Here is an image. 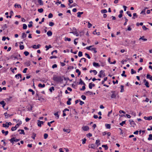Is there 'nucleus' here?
Segmentation results:
<instances>
[{"mask_svg":"<svg viewBox=\"0 0 152 152\" xmlns=\"http://www.w3.org/2000/svg\"><path fill=\"white\" fill-rule=\"evenodd\" d=\"M145 85L147 87H149V83L148 81H146V82H145Z\"/></svg>","mask_w":152,"mask_h":152,"instance_id":"nucleus-42","label":"nucleus"},{"mask_svg":"<svg viewBox=\"0 0 152 152\" xmlns=\"http://www.w3.org/2000/svg\"><path fill=\"white\" fill-rule=\"evenodd\" d=\"M25 65L26 66H28L30 65V63L29 61H27L25 63Z\"/></svg>","mask_w":152,"mask_h":152,"instance_id":"nucleus-26","label":"nucleus"},{"mask_svg":"<svg viewBox=\"0 0 152 152\" xmlns=\"http://www.w3.org/2000/svg\"><path fill=\"white\" fill-rule=\"evenodd\" d=\"M53 80L54 81L58 82H61L63 81V79L61 77H54Z\"/></svg>","mask_w":152,"mask_h":152,"instance_id":"nucleus-1","label":"nucleus"},{"mask_svg":"<svg viewBox=\"0 0 152 152\" xmlns=\"http://www.w3.org/2000/svg\"><path fill=\"white\" fill-rule=\"evenodd\" d=\"M45 48H46V50H48L49 48H52V46L50 45H46L45 46Z\"/></svg>","mask_w":152,"mask_h":152,"instance_id":"nucleus-30","label":"nucleus"},{"mask_svg":"<svg viewBox=\"0 0 152 152\" xmlns=\"http://www.w3.org/2000/svg\"><path fill=\"white\" fill-rule=\"evenodd\" d=\"M144 118L146 120H150L151 119H152V117L151 116H150L149 117H146L145 116L144 117Z\"/></svg>","mask_w":152,"mask_h":152,"instance_id":"nucleus-12","label":"nucleus"},{"mask_svg":"<svg viewBox=\"0 0 152 152\" xmlns=\"http://www.w3.org/2000/svg\"><path fill=\"white\" fill-rule=\"evenodd\" d=\"M48 136V135L46 133H45L44 134V138L45 139H47Z\"/></svg>","mask_w":152,"mask_h":152,"instance_id":"nucleus-64","label":"nucleus"},{"mask_svg":"<svg viewBox=\"0 0 152 152\" xmlns=\"http://www.w3.org/2000/svg\"><path fill=\"white\" fill-rule=\"evenodd\" d=\"M144 36H142V37H140L139 39V40L142 39L144 41H146L147 40V39L146 38H144Z\"/></svg>","mask_w":152,"mask_h":152,"instance_id":"nucleus-20","label":"nucleus"},{"mask_svg":"<svg viewBox=\"0 0 152 152\" xmlns=\"http://www.w3.org/2000/svg\"><path fill=\"white\" fill-rule=\"evenodd\" d=\"M14 7L15 8H16L17 7L18 8H21V5L20 4H16L14 5Z\"/></svg>","mask_w":152,"mask_h":152,"instance_id":"nucleus-32","label":"nucleus"},{"mask_svg":"<svg viewBox=\"0 0 152 152\" xmlns=\"http://www.w3.org/2000/svg\"><path fill=\"white\" fill-rule=\"evenodd\" d=\"M0 104L2 105L3 107H4L6 105V103H5V102L4 101H2L0 102Z\"/></svg>","mask_w":152,"mask_h":152,"instance_id":"nucleus-23","label":"nucleus"},{"mask_svg":"<svg viewBox=\"0 0 152 152\" xmlns=\"http://www.w3.org/2000/svg\"><path fill=\"white\" fill-rule=\"evenodd\" d=\"M88 147L89 148H91L92 149H95L96 148H97V146L96 147L95 145L94 144H92L91 145H88Z\"/></svg>","mask_w":152,"mask_h":152,"instance_id":"nucleus-8","label":"nucleus"},{"mask_svg":"<svg viewBox=\"0 0 152 152\" xmlns=\"http://www.w3.org/2000/svg\"><path fill=\"white\" fill-rule=\"evenodd\" d=\"M138 17L137 15V13H134L133 14V17L132 18L133 19H135V18H137Z\"/></svg>","mask_w":152,"mask_h":152,"instance_id":"nucleus-27","label":"nucleus"},{"mask_svg":"<svg viewBox=\"0 0 152 152\" xmlns=\"http://www.w3.org/2000/svg\"><path fill=\"white\" fill-rule=\"evenodd\" d=\"M79 84H80L81 85L83 84L84 85H85V83L84 82H83L82 81L81 79H80V82L79 83Z\"/></svg>","mask_w":152,"mask_h":152,"instance_id":"nucleus-29","label":"nucleus"},{"mask_svg":"<svg viewBox=\"0 0 152 152\" xmlns=\"http://www.w3.org/2000/svg\"><path fill=\"white\" fill-rule=\"evenodd\" d=\"M32 23H33V22L31 21L29 22L30 24L28 25V27L29 28H31V27L32 26Z\"/></svg>","mask_w":152,"mask_h":152,"instance_id":"nucleus-52","label":"nucleus"},{"mask_svg":"<svg viewBox=\"0 0 152 152\" xmlns=\"http://www.w3.org/2000/svg\"><path fill=\"white\" fill-rule=\"evenodd\" d=\"M111 92L112 94H111V97L112 99H116L117 97L118 98L119 97V95L115 93V91H112Z\"/></svg>","mask_w":152,"mask_h":152,"instance_id":"nucleus-2","label":"nucleus"},{"mask_svg":"<svg viewBox=\"0 0 152 152\" xmlns=\"http://www.w3.org/2000/svg\"><path fill=\"white\" fill-rule=\"evenodd\" d=\"M7 28V26L6 24H4L3 27H2V28H3V30H5L6 28Z\"/></svg>","mask_w":152,"mask_h":152,"instance_id":"nucleus-41","label":"nucleus"},{"mask_svg":"<svg viewBox=\"0 0 152 152\" xmlns=\"http://www.w3.org/2000/svg\"><path fill=\"white\" fill-rule=\"evenodd\" d=\"M28 91L31 92H32V95H34L35 94L34 91L32 89H29L28 90Z\"/></svg>","mask_w":152,"mask_h":152,"instance_id":"nucleus-38","label":"nucleus"},{"mask_svg":"<svg viewBox=\"0 0 152 152\" xmlns=\"http://www.w3.org/2000/svg\"><path fill=\"white\" fill-rule=\"evenodd\" d=\"M24 54L25 55V56H27L29 55V53L28 51H25L24 52Z\"/></svg>","mask_w":152,"mask_h":152,"instance_id":"nucleus-56","label":"nucleus"},{"mask_svg":"<svg viewBox=\"0 0 152 152\" xmlns=\"http://www.w3.org/2000/svg\"><path fill=\"white\" fill-rule=\"evenodd\" d=\"M83 55L82 52L81 51H79L78 53V56L79 57H81Z\"/></svg>","mask_w":152,"mask_h":152,"instance_id":"nucleus-55","label":"nucleus"},{"mask_svg":"<svg viewBox=\"0 0 152 152\" xmlns=\"http://www.w3.org/2000/svg\"><path fill=\"white\" fill-rule=\"evenodd\" d=\"M148 140H152V134H150L149 135V137L148 139Z\"/></svg>","mask_w":152,"mask_h":152,"instance_id":"nucleus-34","label":"nucleus"},{"mask_svg":"<svg viewBox=\"0 0 152 152\" xmlns=\"http://www.w3.org/2000/svg\"><path fill=\"white\" fill-rule=\"evenodd\" d=\"M70 33H72L75 35H76V36H78L79 34L77 32L76 29H75V31H73L72 32H70Z\"/></svg>","mask_w":152,"mask_h":152,"instance_id":"nucleus-3","label":"nucleus"},{"mask_svg":"<svg viewBox=\"0 0 152 152\" xmlns=\"http://www.w3.org/2000/svg\"><path fill=\"white\" fill-rule=\"evenodd\" d=\"M4 115L5 118H7L9 117H10L12 115V114H11V115L8 114L7 112H6V113H4Z\"/></svg>","mask_w":152,"mask_h":152,"instance_id":"nucleus-14","label":"nucleus"},{"mask_svg":"<svg viewBox=\"0 0 152 152\" xmlns=\"http://www.w3.org/2000/svg\"><path fill=\"white\" fill-rule=\"evenodd\" d=\"M48 18H51L53 17V15L52 13H50L48 15Z\"/></svg>","mask_w":152,"mask_h":152,"instance_id":"nucleus-57","label":"nucleus"},{"mask_svg":"<svg viewBox=\"0 0 152 152\" xmlns=\"http://www.w3.org/2000/svg\"><path fill=\"white\" fill-rule=\"evenodd\" d=\"M52 90H54V88L53 87H51L50 88H49V90L50 91V92H52Z\"/></svg>","mask_w":152,"mask_h":152,"instance_id":"nucleus-59","label":"nucleus"},{"mask_svg":"<svg viewBox=\"0 0 152 152\" xmlns=\"http://www.w3.org/2000/svg\"><path fill=\"white\" fill-rule=\"evenodd\" d=\"M14 137H13L11 139H10V142L12 143V144H13L14 143Z\"/></svg>","mask_w":152,"mask_h":152,"instance_id":"nucleus-54","label":"nucleus"},{"mask_svg":"<svg viewBox=\"0 0 152 152\" xmlns=\"http://www.w3.org/2000/svg\"><path fill=\"white\" fill-rule=\"evenodd\" d=\"M91 50L92 51H94V53H96L97 52V51L96 50V48H91Z\"/></svg>","mask_w":152,"mask_h":152,"instance_id":"nucleus-31","label":"nucleus"},{"mask_svg":"<svg viewBox=\"0 0 152 152\" xmlns=\"http://www.w3.org/2000/svg\"><path fill=\"white\" fill-rule=\"evenodd\" d=\"M45 122L40 121L39 120H38L37 125L39 127L41 126V124H43Z\"/></svg>","mask_w":152,"mask_h":152,"instance_id":"nucleus-5","label":"nucleus"},{"mask_svg":"<svg viewBox=\"0 0 152 152\" xmlns=\"http://www.w3.org/2000/svg\"><path fill=\"white\" fill-rule=\"evenodd\" d=\"M27 36V34H26L25 33H22V38L23 39V40H25V38Z\"/></svg>","mask_w":152,"mask_h":152,"instance_id":"nucleus-10","label":"nucleus"},{"mask_svg":"<svg viewBox=\"0 0 152 152\" xmlns=\"http://www.w3.org/2000/svg\"><path fill=\"white\" fill-rule=\"evenodd\" d=\"M105 126L107 129H110L111 127L110 124H105Z\"/></svg>","mask_w":152,"mask_h":152,"instance_id":"nucleus-25","label":"nucleus"},{"mask_svg":"<svg viewBox=\"0 0 152 152\" xmlns=\"http://www.w3.org/2000/svg\"><path fill=\"white\" fill-rule=\"evenodd\" d=\"M95 86V85L92 83H90L89 84V88L90 89H92V87H94Z\"/></svg>","mask_w":152,"mask_h":152,"instance_id":"nucleus-11","label":"nucleus"},{"mask_svg":"<svg viewBox=\"0 0 152 152\" xmlns=\"http://www.w3.org/2000/svg\"><path fill=\"white\" fill-rule=\"evenodd\" d=\"M36 96L37 98H38V99L39 100H41V99H44L42 97H40V96H39V95L37 93L36 94Z\"/></svg>","mask_w":152,"mask_h":152,"instance_id":"nucleus-13","label":"nucleus"},{"mask_svg":"<svg viewBox=\"0 0 152 152\" xmlns=\"http://www.w3.org/2000/svg\"><path fill=\"white\" fill-rule=\"evenodd\" d=\"M101 12L102 13H105L107 12V11L106 9L102 10H101Z\"/></svg>","mask_w":152,"mask_h":152,"instance_id":"nucleus-51","label":"nucleus"},{"mask_svg":"<svg viewBox=\"0 0 152 152\" xmlns=\"http://www.w3.org/2000/svg\"><path fill=\"white\" fill-rule=\"evenodd\" d=\"M54 115L56 116L57 119H58L59 118V116L58 115V112H57L54 114Z\"/></svg>","mask_w":152,"mask_h":152,"instance_id":"nucleus-44","label":"nucleus"},{"mask_svg":"<svg viewBox=\"0 0 152 152\" xmlns=\"http://www.w3.org/2000/svg\"><path fill=\"white\" fill-rule=\"evenodd\" d=\"M1 132L3 134H5V136L7 135L8 133V131H5L4 130H1Z\"/></svg>","mask_w":152,"mask_h":152,"instance_id":"nucleus-22","label":"nucleus"},{"mask_svg":"<svg viewBox=\"0 0 152 152\" xmlns=\"http://www.w3.org/2000/svg\"><path fill=\"white\" fill-rule=\"evenodd\" d=\"M126 13L129 16L131 17H132V15L131 13H130V11H127L126 12Z\"/></svg>","mask_w":152,"mask_h":152,"instance_id":"nucleus-61","label":"nucleus"},{"mask_svg":"<svg viewBox=\"0 0 152 152\" xmlns=\"http://www.w3.org/2000/svg\"><path fill=\"white\" fill-rule=\"evenodd\" d=\"M136 73V71H134L133 69H131V74H135Z\"/></svg>","mask_w":152,"mask_h":152,"instance_id":"nucleus-48","label":"nucleus"},{"mask_svg":"<svg viewBox=\"0 0 152 152\" xmlns=\"http://www.w3.org/2000/svg\"><path fill=\"white\" fill-rule=\"evenodd\" d=\"M21 124H22V121H20L19 122L18 124H17L15 126L17 128H18L19 126Z\"/></svg>","mask_w":152,"mask_h":152,"instance_id":"nucleus-40","label":"nucleus"},{"mask_svg":"<svg viewBox=\"0 0 152 152\" xmlns=\"http://www.w3.org/2000/svg\"><path fill=\"white\" fill-rule=\"evenodd\" d=\"M32 134L33 136L31 137L34 140L35 139V137L36 136V134L34 133H33Z\"/></svg>","mask_w":152,"mask_h":152,"instance_id":"nucleus-45","label":"nucleus"},{"mask_svg":"<svg viewBox=\"0 0 152 152\" xmlns=\"http://www.w3.org/2000/svg\"><path fill=\"white\" fill-rule=\"evenodd\" d=\"M71 39L70 38H68L67 37H65V41H70Z\"/></svg>","mask_w":152,"mask_h":152,"instance_id":"nucleus-62","label":"nucleus"},{"mask_svg":"<svg viewBox=\"0 0 152 152\" xmlns=\"http://www.w3.org/2000/svg\"><path fill=\"white\" fill-rule=\"evenodd\" d=\"M96 144L97 145V147L99 145H100V141L99 140H97L96 142Z\"/></svg>","mask_w":152,"mask_h":152,"instance_id":"nucleus-19","label":"nucleus"},{"mask_svg":"<svg viewBox=\"0 0 152 152\" xmlns=\"http://www.w3.org/2000/svg\"><path fill=\"white\" fill-rule=\"evenodd\" d=\"M93 65L95 67H99L100 65H99L98 63H97L95 62H94L93 63Z\"/></svg>","mask_w":152,"mask_h":152,"instance_id":"nucleus-17","label":"nucleus"},{"mask_svg":"<svg viewBox=\"0 0 152 152\" xmlns=\"http://www.w3.org/2000/svg\"><path fill=\"white\" fill-rule=\"evenodd\" d=\"M126 121H123L121 123H120V125L121 126H123V125L125 124Z\"/></svg>","mask_w":152,"mask_h":152,"instance_id":"nucleus-63","label":"nucleus"},{"mask_svg":"<svg viewBox=\"0 0 152 152\" xmlns=\"http://www.w3.org/2000/svg\"><path fill=\"white\" fill-rule=\"evenodd\" d=\"M142 28L144 30H146L149 29L148 28H146L145 26H143Z\"/></svg>","mask_w":152,"mask_h":152,"instance_id":"nucleus-58","label":"nucleus"},{"mask_svg":"<svg viewBox=\"0 0 152 152\" xmlns=\"http://www.w3.org/2000/svg\"><path fill=\"white\" fill-rule=\"evenodd\" d=\"M146 78L147 79H150V80H152V76L150 74H147L146 76Z\"/></svg>","mask_w":152,"mask_h":152,"instance_id":"nucleus-16","label":"nucleus"},{"mask_svg":"<svg viewBox=\"0 0 152 152\" xmlns=\"http://www.w3.org/2000/svg\"><path fill=\"white\" fill-rule=\"evenodd\" d=\"M33 108V106L31 105H30V107H28V109L29 111H31L32 110V109Z\"/></svg>","mask_w":152,"mask_h":152,"instance_id":"nucleus-43","label":"nucleus"},{"mask_svg":"<svg viewBox=\"0 0 152 152\" xmlns=\"http://www.w3.org/2000/svg\"><path fill=\"white\" fill-rule=\"evenodd\" d=\"M63 130L64 132H67V133H69L70 132V129H64Z\"/></svg>","mask_w":152,"mask_h":152,"instance_id":"nucleus-21","label":"nucleus"},{"mask_svg":"<svg viewBox=\"0 0 152 152\" xmlns=\"http://www.w3.org/2000/svg\"><path fill=\"white\" fill-rule=\"evenodd\" d=\"M125 71H123L122 73L121 74V75L122 77H126L127 76L126 75H125Z\"/></svg>","mask_w":152,"mask_h":152,"instance_id":"nucleus-37","label":"nucleus"},{"mask_svg":"<svg viewBox=\"0 0 152 152\" xmlns=\"http://www.w3.org/2000/svg\"><path fill=\"white\" fill-rule=\"evenodd\" d=\"M38 2L39 4L40 5H43V2L42 1V0H38Z\"/></svg>","mask_w":152,"mask_h":152,"instance_id":"nucleus-33","label":"nucleus"},{"mask_svg":"<svg viewBox=\"0 0 152 152\" xmlns=\"http://www.w3.org/2000/svg\"><path fill=\"white\" fill-rule=\"evenodd\" d=\"M13 57L17 59L18 60V57H20V54H17V55H16V53H14V55L13 56Z\"/></svg>","mask_w":152,"mask_h":152,"instance_id":"nucleus-4","label":"nucleus"},{"mask_svg":"<svg viewBox=\"0 0 152 152\" xmlns=\"http://www.w3.org/2000/svg\"><path fill=\"white\" fill-rule=\"evenodd\" d=\"M38 86L39 88H44L45 86V84H42L41 83H39L38 84Z\"/></svg>","mask_w":152,"mask_h":152,"instance_id":"nucleus-24","label":"nucleus"},{"mask_svg":"<svg viewBox=\"0 0 152 152\" xmlns=\"http://www.w3.org/2000/svg\"><path fill=\"white\" fill-rule=\"evenodd\" d=\"M19 77H20V78H21V77H22V76H21V75L20 74V73H19V74H18L17 75H15V77L17 79H19Z\"/></svg>","mask_w":152,"mask_h":152,"instance_id":"nucleus-15","label":"nucleus"},{"mask_svg":"<svg viewBox=\"0 0 152 152\" xmlns=\"http://www.w3.org/2000/svg\"><path fill=\"white\" fill-rule=\"evenodd\" d=\"M103 74H104V71L103 70H101L99 72V73L98 75V76L100 78H101L102 77Z\"/></svg>","mask_w":152,"mask_h":152,"instance_id":"nucleus-9","label":"nucleus"},{"mask_svg":"<svg viewBox=\"0 0 152 152\" xmlns=\"http://www.w3.org/2000/svg\"><path fill=\"white\" fill-rule=\"evenodd\" d=\"M102 147L104 148L105 150H107L108 149V147L107 145H102Z\"/></svg>","mask_w":152,"mask_h":152,"instance_id":"nucleus-35","label":"nucleus"},{"mask_svg":"<svg viewBox=\"0 0 152 152\" xmlns=\"http://www.w3.org/2000/svg\"><path fill=\"white\" fill-rule=\"evenodd\" d=\"M121 90L120 92H123L124 91V86L121 85Z\"/></svg>","mask_w":152,"mask_h":152,"instance_id":"nucleus-53","label":"nucleus"},{"mask_svg":"<svg viewBox=\"0 0 152 152\" xmlns=\"http://www.w3.org/2000/svg\"><path fill=\"white\" fill-rule=\"evenodd\" d=\"M129 121L130 123V124L132 125V126L134 127V126L136 125V124L132 120H129Z\"/></svg>","mask_w":152,"mask_h":152,"instance_id":"nucleus-6","label":"nucleus"},{"mask_svg":"<svg viewBox=\"0 0 152 152\" xmlns=\"http://www.w3.org/2000/svg\"><path fill=\"white\" fill-rule=\"evenodd\" d=\"M82 129L84 131H87L89 129V127L88 126H85L82 128Z\"/></svg>","mask_w":152,"mask_h":152,"instance_id":"nucleus-7","label":"nucleus"},{"mask_svg":"<svg viewBox=\"0 0 152 152\" xmlns=\"http://www.w3.org/2000/svg\"><path fill=\"white\" fill-rule=\"evenodd\" d=\"M43 9L42 8L39 9L38 10V11L40 13H42L43 11Z\"/></svg>","mask_w":152,"mask_h":152,"instance_id":"nucleus-49","label":"nucleus"},{"mask_svg":"<svg viewBox=\"0 0 152 152\" xmlns=\"http://www.w3.org/2000/svg\"><path fill=\"white\" fill-rule=\"evenodd\" d=\"M54 23L52 22H50L49 23V26H53L54 25Z\"/></svg>","mask_w":152,"mask_h":152,"instance_id":"nucleus-60","label":"nucleus"},{"mask_svg":"<svg viewBox=\"0 0 152 152\" xmlns=\"http://www.w3.org/2000/svg\"><path fill=\"white\" fill-rule=\"evenodd\" d=\"M47 35L49 36H51L52 35V32L50 31H48L47 33Z\"/></svg>","mask_w":152,"mask_h":152,"instance_id":"nucleus-18","label":"nucleus"},{"mask_svg":"<svg viewBox=\"0 0 152 152\" xmlns=\"http://www.w3.org/2000/svg\"><path fill=\"white\" fill-rule=\"evenodd\" d=\"M88 94L89 95H91L92 94V92L89 91H86L85 93V94Z\"/></svg>","mask_w":152,"mask_h":152,"instance_id":"nucleus-39","label":"nucleus"},{"mask_svg":"<svg viewBox=\"0 0 152 152\" xmlns=\"http://www.w3.org/2000/svg\"><path fill=\"white\" fill-rule=\"evenodd\" d=\"M145 10L146 9H143L141 12L140 14H142L143 15H145Z\"/></svg>","mask_w":152,"mask_h":152,"instance_id":"nucleus-46","label":"nucleus"},{"mask_svg":"<svg viewBox=\"0 0 152 152\" xmlns=\"http://www.w3.org/2000/svg\"><path fill=\"white\" fill-rule=\"evenodd\" d=\"M27 28V26L25 24H23V28L24 29H26Z\"/></svg>","mask_w":152,"mask_h":152,"instance_id":"nucleus-50","label":"nucleus"},{"mask_svg":"<svg viewBox=\"0 0 152 152\" xmlns=\"http://www.w3.org/2000/svg\"><path fill=\"white\" fill-rule=\"evenodd\" d=\"M76 72L78 73V76L80 75L81 74V72L78 69L76 70Z\"/></svg>","mask_w":152,"mask_h":152,"instance_id":"nucleus-36","label":"nucleus"},{"mask_svg":"<svg viewBox=\"0 0 152 152\" xmlns=\"http://www.w3.org/2000/svg\"><path fill=\"white\" fill-rule=\"evenodd\" d=\"M17 127L15 126L14 127H12L11 128V130L12 131H14L15 130L17 129Z\"/></svg>","mask_w":152,"mask_h":152,"instance_id":"nucleus-47","label":"nucleus"},{"mask_svg":"<svg viewBox=\"0 0 152 152\" xmlns=\"http://www.w3.org/2000/svg\"><path fill=\"white\" fill-rule=\"evenodd\" d=\"M18 132L21 131V132H20V134H25V133L24 132V131L23 129H19L18 131Z\"/></svg>","mask_w":152,"mask_h":152,"instance_id":"nucleus-28","label":"nucleus"}]
</instances>
